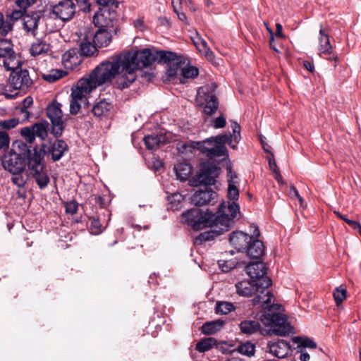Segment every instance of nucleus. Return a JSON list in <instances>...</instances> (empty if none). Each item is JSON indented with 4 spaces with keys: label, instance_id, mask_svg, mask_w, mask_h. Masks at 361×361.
Masks as SVG:
<instances>
[{
    "label": "nucleus",
    "instance_id": "1",
    "mask_svg": "<svg viewBox=\"0 0 361 361\" xmlns=\"http://www.w3.org/2000/svg\"><path fill=\"white\" fill-rule=\"evenodd\" d=\"M267 288L259 286V290L254 294L252 304L254 306L260 305L264 310L260 320L265 326L271 327L269 331L271 335H289L292 333L293 327L284 314L275 312L280 310L281 305L272 302L274 295Z\"/></svg>",
    "mask_w": 361,
    "mask_h": 361
},
{
    "label": "nucleus",
    "instance_id": "2",
    "mask_svg": "<svg viewBox=\"0 0 361 361\" xmlns=\"http://www.w3.org/2000/svg\"><path fill=\"white\" fill-rule=\"evenodd\" d=\"M235 149V145H232V135L231 133L220 134L206 138L202 141H189L183 145L185 149H197L209 159H214L220 157H228V152L226 145Z\"/></svg>",
    "mask_w": 361,
    "mask_h": 361
},
{
    "label": "nucleus",
    "instance_id": "3",
    "mask_svg": "<svg viewBox=\"0 0 361 361\" xmlns=\"http://www.w3.org/2000/svg\"><path fill=\"white\" fill-rule=\"evenodd\" d=\"M155 61V51L149 48L121 54L111 60L112 65H116V75L121 68L135 71L150 66Z\"/></svg>",
    "mask_w": 361,
    "mask_h": 361
},
{
    "label": "nucleus",
    "instance_id": "4",
    "mask_svg": "<svg viewBox=\"0 0 361 361\" xmlns=\"http://www.w3.org/2000/svg\"><path fill=\"white\" fill-rule=\"evenodd\" d=\"M114 66L111 60L102 62L92 71L88 78H81L77 85L83 90V92L90 93L97 87L110 83L117 75L115 72L116 68Z\"/></svg>",
    "mask_w": 361,
    "mask_h": 361
},
{
    "label": "nucleus",
    "instance_id": "5",
    "mask_svg": "<svg viewBox=\"0 0 361 361\" xmlns=\"http://www.w3.org/2000/svg\"><path fill=\"white\" fill-rule=\"evenodd\" d=\"M99 6L93 16V23L98 27H106L114 31V35L120 32L116 9L118 1L116 0H95Z\"/></svg>",
    "mask_w": 361,
    "mask_h": 361
},
{
    "label": "nucleus",
    "instance_id": "6",
    "mask_svg": "<svg viewBox=\"0 0 361 361\" xmlns=\"http://www.w3.org/2000/svg\"><path fill=\"white\" fill-rule=\"evenodd\" d=\"M22 152L27 158V169L30 176L35 179L40 190L46 188L49 182L50 178L47 171L45 169V162L43 160L42 154L31 152V147L27 145H22Z\"/></svg>",
    "mask_w": 361,
    "mask_h": 361
},
{
    "label": "nucleus",
    "instance_id": "7",
    "mask_svg": "<svg viewBox=\"0 0 361 361\" xmlns=\"http://www.w3.org/2000/svg\"><path fill=\"white\" fill-rule=\"evenodd\" d=\"M240 214V206L233 201H223L216 213H213V227H219L221 231H228Z\"/></svg>",
    "mask_w": 361,
    "mask_h": 361
},
{
    "label": "nucleus",
    "instance_id": "8",
    "mask_svg": "<svg viewBox=\"0 0 361 361\" xmlns=\"http://www.w3.org/2000/svg\"><path fill=\"white\" fill-rule=\"evenodd\" d=\"M213 212L207 209L203 212L199 208H192L181 215L182 221L190 226L194 231H200L206 228L213 227Z\"/></svg>",
    "mask_w": 361,
    "mask_h": 361
},
{
    "label": "nucleus",
    "instance_id": "9",
    "mask_svg": "<svg viewBox=\"0 0 361 361\" xmlns=\"http://www.w3.org/2000/svg\"><path fill=\"white\" fill-rule=\"evenodd\" d=\"M4 66L7 71H11L8 82L11 87L16 90L26 91L32 85V80L31 79L29 71L23 69L20 63L17 66H10V62L4 60Z\"/></svg>",
    "mask_w": 361,
    "mask_h": 361
},
{
    "label": "nucleus",
    "instance_id": "10",
    "mask_svg": "<svg viewBox=\"0 0 361 361\" xmlns=\"http://www.w3.org/2000/svg\"><path fill=\"white\" fill-rule=\"evenodd\" d=\"M216 87L215 83H212L200 87L197 91V103L203 106V112L208 116L214 114L219 108V101L215 94Z\"/></svg>",
    "mask_w": 361,
    "mask_h": 361
},
{
    "label": "nucleus",
    "instance_id": "11",
    "mask_svg": "<svg viewBox=\"0 0 361 361\" xmlns=\"http://www.w3.org/2000/svg\"><path fill=\"white\" fill-rule=\"evenodd\" d=\"M220 171L219 166L211 162H204L200 165V171L192 177V185L195 186L204 185L205 187L215 185L216 179Z\"/></svg>",
    "mask_w": 361,
    "mask_h": 361
},
{
    "label": "nucleus",
    "instance_id": "12",
    "mask_svg": "<svg viewBox=\"0 0 361 361\" xmlns=\"http://www.w3.org/2000/svg\"><path fill=\"white\" fill-rule=\"evenodd\" d=\"M68 149V145L63 140L56 139L53 142H50L49 146L46 143H42L40 147L36 145L31 149V152L42 154L43 160L45 155L50 154L52 161L56 162L59 161Z\"/></svg>",
    "mask_w": 361,
    "mask_h": 361
},
{
    "label": "nucleus",
    "instance_id": "13",
    "mask_svg": "<svg viewBox=\"0 0 361 361\" xmlns=\"http://www.w3.org/2000/svg\"><path fill=\"white\" fill-rule=\"evenodd\" d=\"M22 145L25 144L20 142L18 145L19 152L11 150L4 157L2 165L5 170L10 173L23 172L25 169L27 158L25 154L20 152L23 149Z\"/></svg>",
    "mask_w": 361,
    "mask_h": 361
},
{
    "label": "nucleus",
    "instance_id": "14",
    "mask_svg": "<svg viewBox=\"0 0 361 361\" xmlns=\"http://www.w3.org/2000/svg\"><path fill=\"white\" fill-rule=\"evenodd\" d=\"M61 106V103L54 101L47 106L46 111L51 123V133L56 138L62 135L65 128Z\"/></svg>",
    "mask_w": 361,
    "mask_h": 361
},
{
    "label": "nucleus",
    "instance_id": "15",
    "mask_svg": "<svg viewBox=\"0 0 361 361\" xmlns=\"http://www.w3.org/2000/svg\"><path fill=\"white\" fill-rule=\"evenodd\" d=\"M247 275L262 286L263 288H269L272 281L267 276V268L262 260L250 262L245 267Z\"/></svg>",
    "mask_w": 361,
    "mask_h": 361
},
{
    "label": "nucleus",
    "instance_id": "16",
    "mask_svg": "<svg viewBox=\"0 0 361 361\" xmlns=\"http://www.w3.org/2000/svg\"><path fill=\"white\" fill-rule=\"evenodd\" d=\"M218 194L211 188L205 187L204 190L200 189L195 192L191 197V204L201 207L208 204H214L217 202Z\"/></svg>",
    "mask_w": 361,
    "mask_h": 361
},
{
    "label": "nucleus",
    "instance_id": "17",
    "mask_svg": "<svg viewBox=\"0 0 361 361\" xmlns=\"http://www.w3.org/2000/svg\"><path fill=\"white\" fill-rule=\"evenodd\" d=\"M267 352L272 356L283 359L286 357L291 352L289 342L283 339H273L267 343Z\"/></svg>",
    "mask_w": 361,
    "mask_h": 361
},
{
    "label": "nucleus",
    "instance_id": "18",
    "mask_svg": "<svg viewBox=\"0 0 361 361\" xmlns=\"http://www.w3.org/2000/svg\"><path fill=\"white\" fill-rule=\"evenodd\" d=\"M260 235L259 228L256 226L253 231V240H250L247 248L245 249L247 256L252 259L262 260L261 257L264 253V245L262 241L257 239Z\"/></svg>",
    "mask_w": 361,
    "mask_h": 361
},
{
    "label": "nucleus",
    "instance_id": "19",
    "mask_svg": "<svg viewBox=\"0 0 361 361\" xmlns=\"http://www.w3.org/2000/svg\"><path fill=\"white\" fill-rule=\"evenodd\" d=\"M52 11L61 20L68 21L75 13V5L72 0H62L53 6Z\"/></svg>",
    "mask_w": 361,
    "mask_h": 361
},
{
    "label": "nucleus",
    "instance_id": "20",
    "mask_svg": "<svg viewBox=\"0 0 361 361\" xmlns=\"http://www.w3.org/2000/svg\"><path fill=\"white\" fill-rule=\"evenodd\" d=\"M37 0H16V5L19 10H13L11 12H7L5 20L11 22L12 24L24 18L26 8L37 2Z\"/></svg>",
    "mask_w": 361,
    "mask_h": 361
},
{
    "label": "nucleus",
    "instance_id": "21",
    "mask_svg": "<svg viewBox=\"0 0 361 361\" xmlns=\"http://www.w3.org/2000/svg\"><path fill=\"white\" fill-rule=\"evenodd\" d=\"M253 236L242 231H233L230 235L229 242L238 252L245 250Z\"/></svg>",
    "mask_w": 361,
    "mask_h": 361
},
{
    "label": "nucleus",
    "instance_id": "22",
    "mask_svg": "<svg viewBox=\"0 0 361 361\" xmlns=\"http://www.w3.org/2000/svg\"><path fill=\"white\" fill-rule=\"evenodd\" d=\"M114 31L106 27H99L93 36V42L98 48L106 47L112 41Z\"/></svg>",
    "mask_w": 361,
    "mask_h": 361
},
{
    "label": "nucleus",
    "instance_id": "23",
    "mask_svg": "<svg viewBox=\"0 0 361 361\" xmlns=\"http://www.w3.org/2000/svg\"><path fill=\"white\" fill-rule=\"evenodd\" d=\"M259 283L257 281L251 279V280H244L240 282H238L235 284L236 292L237 293L243 297H250L255 293V292L259 290Z\"/></svg>",
    "mask_w": 361,
    "mask_h": 361
},
{
    "label": "nucleus",
    "instance_id": "24",
    "mask_svg": "<svg viewBox=\"0 0 361 361\" xmlns=\"http://www.w3.org/2000/svg\"><path fill=\"white\" fill-rule=\"evenodd\" d=\"M228 170V190L227 196L229 199L228 201L238 200L239 198V190L237 187L238 183V175L235 171H232L231 167L227 168Z\"/></svg>",
    "mask_w": 361,
    "mask_h": 361
},
{
    "label": "nucleus",
    "instance_id": "25",
    "mask_svg": "<svg viewBox=\"0 0 361 361\" xmlns=\"http://www.w3.org/2000/svg\"><path fill=\"white\" fill-rule=\"evenodd\" d=\"M125 71V73L122 75L119 76L114 82V87L123 90L126 88H128L130 86V85L135 82L136 79V76L135 75V71H130L128 69L121 68L120 69V72L117 74L118 75L120 73Z\"/></svg>",
    "mask_w": 361,
    "mask_h": 361
},
{
    "label": "nucleus",
    "instance_id": "26",
    "mask_svg": "<svg viewBox=\"0 0 361 361\" xmlns=\"http://www.w3.org/2000/svg\"><path fill=\"white\" fill-rule=\"evenodd\" d=\"M113 105L106 99H101L97 102L91 109L93 116L100 120L109 116Z\"/></svg>",
    "mask_w": 361,
    "mask_h": 361
},
{
    "label": "nucleus",
    "instance_id": "27",
    "mask_svg": "<svg viewBox=\"0 0 361 361\" xmlns=\"http://www.w3.org/2000/svg\"><path fill=\"white\" fill-rule=\"evenodd\" d=\"M41 16L39 11L25 14L23 18V28L27 33H35V30L37 29L38 22Z\"/></svg>",
    "mask_w": 361,
    "mask_h": 361
},
{
    "label": "nucleus",
    "instance_id": "28",
    "mask_svg": "<svg viewBox=\"0 0 361 361\" xmlns=\"http://www.w3.org/2000/svg\"><path fill=\"white\" fill-rule=\"evenodd\" d=\"M78 51L75 48L68 49L62 55V62L66 68L73 69L81 62L78 56Z\"/></svg>",
    "mask_w": 361,
    "mask_h": 361
},
{
    "label": "nucleus",
    "instance_id": "29",
    "mask_svg": "<svg viewBox=\"0 0 361 361\" xmlns=\"http://www.w3.org/2000/svg\"><path fill=\"white\" fill-rule=\"evenodd\" d=\"M78 51L81 56L89 57L97 54L98 47L87 37H85L80 42Z\"/></svg>",
    "mask_w": 361,
    "mask_h": 361
},
{
    "label": "nucleus",
    "instance_id": "30",
    "mask_svg": "<svg viewBox=\"0 0 361 361\" xmlns=\"http://www.w3.org/2000/svg\"><path fill=\"white\" fill-rule=\"evenodd\" d=\"M156 61L159 63H173V65H178L180 63V59L176 54L169 51H155Z\"/></svg>",
    "mask_w": 361,
    "mask_h": 361
},
{
    "label": "nucleus",
    "instance_id": "31",
    "mask_svg": "<svg viewBox=\"0 0 361 361\" xmlns=\"http://www.w3.org/2000/svg\"><path fill=\"white\" fill-rule=\"evenodd\" d=\"M225 324V321L218 319L205 322L201 327V331L204 335H213L221 331Z\"/></svg>",
    "mask_w": 361,
    "mask_h": 361
},
{
    "label": "nucleus",
    "instance_id": "32",
    "mask_svg": "<svg viewBox=\"0 0 361 361\" xmlns=\"http://www.w3.org/2000/svg\"><path fill=\"white\" fill-rule=\"evenodd\" d=\"M240 331L244 334L252 335L255 333L260 332L262 334L264 330L258 321L255 320H243L240 323Z\"/></svg>",
    "mask_w": 361,
    "mask_h": 361
},
{
    "label": "nucleus",
    "instance_id": "33",
    "mask_svg": "<svg viewBox=\"0 0 361 361\" xmlns=\"http://www.w3.org/2000/svg\"><path fill=\"white\" fill-rule=\"evenodd\" d=\"M165 136L163 134L147 135L143 138L145 147L149 150L157 149L161 145L165 143Z\"/></svg>",
    "mask_w": 361,
    "mask_h": 361
},
{
    "label": "nucleus",
    "instance_id": "34",
    "mask_svg": "<svg viewBox=\"0 0 361 361\" xmlns=\"http://www.w3.org/2000/svg\"><path fill=\"white\" fill-rule=\"evenodd\" d=\"M11 40L0 39V57L4 58L7 61L14 59V51Z\"/></svg>",
    "mask_w": 361,
    "mask_h": 361
},
{
    "label": "nucleus",
    "instance_id": "35",
    "mask_svg": "<svg viewBox=\"0 0 361 361\" xmlns=\"http://www.w3.org/2000/svg\"><path fill=\"white\" fill-rule=\"evenodd\" d=\"M174 170L177 178L181 181H185L192 173V167L188 163L180 162L175 165Z\"/></svg>",
    "mask_w": 361,
    "mask_h": 361
},
{
    "label": "nucleus",
    "instance_id": "36",
    "mask_svg": "<svg viewBox=\"0 0 361 361\" xmlns=\"http://www.w3.org/2000/svg\"><path fill=\"white\" fill-rule=\"evenodd\" d=\"M35 136L39 137L42 140H45L48 135L49 123L45 120L37 122L32 125Z\"/></svg>",
    "mask_w": 361,
    "mask_h": 361
},
{
    "label": "nucleus",
    "instance_id": "37",
    "mask_svg": "<svg viewBox=\"0 0 361 361\" xmlns=\"http://www.w3.org/2000/svg\"><path fill=\"white\" fill-rule=\"evenodd\" d=\"M217 345V340L213 337L201 339L195 345V349L200 353H204Z\"/></svg>",
    "mask_w": 361,
    "mask_h": 361
},
{
    "label": "nucleus",
    "instance_id": "38",
    "mask_svg": "<svg viewBox=\"0 0 361 361\" xmlns=\"http://www.w3.org/2000/svg\"><path fill=\"white\" fill-rule=\"evenodd\" d=\"M319 35V51L321 54L329 52V50L332 49V46L330 44L329 35L326 33L322 25H320Z\"/></svg>",
    "mask_w": 361,
    "mask_h": 361
},
{
    "label": "nucleus",
    "instance_id": "39",
    "mask_svg": "<svg viewBox=\"0 0 361 361\" xmlns=\"http://www.w3.org/2000/svg\"><path fill=\"white\" fill-rule=\"evenodd\" d=\"M295 343H298V349L305 350L306 348L314 349L317 348V343L308 337L295 336L292 338Z\"/></svg>",
    "mask_w": 361,
    "mask_h": 361
},
{
    "label": "nucleus",
    "instance_id": "40",
    "mask_svg": "<svg viewBox=\"0 0 361 361\" xmlns=\"http://www.w3.org/2000/svg\"><path fill=\"white\" fill-rule=\"evenodd\" d=\"M66 74L67 73L65 71L52 69L48 73L43 74L42 78L49 82H54L64 77Z\"/></svg>",
    "mask_w": 361,
    "mask_h": 361
},
{
    "label": "nucleus",
    "instance_id": "41",
    "mask_svg": "<svg viewBox=\"0 0 361 361\" xmlns=\"http://www.w3.org/2000/svg\"><path fill=\"white\" fill-rule=\"evenodd\" d=\"M235 310V306L233 303L229 302H217L216 304L215 310L217 314H226Z\"/></svg>",
    "mask_w": 361,
    "mask_h": 361
},
{
    "label": "nucleus",
    "instance_id": "42",
    "mask_svg": "<svg viewBox=\"0 0 361 361\" xmlns=\"http://www.w3.org/2000/svg\"><path fill=\"white\" fill-rule=\"evenodd\" d=\"M238 351L242 355L250 357L255 354V345L250 342L241 343L238 347Z\"/></svg>",
    "mask_w": 361,
    "mask_h": 361
},
{
    "label": "nucleus",
    "instance_id": "43",
    "mask_svg": "<svg viewBox=\"0 0 361 361\" xmlns=\"http://www.w3.org/2000/svg\"><path fill=\"white\" fill-rule=\"evenodd\" d=\"M347 290L341 286L335 288L333 293V297L335 302L339 307L343 301L346 298Z\"/></svg>",
    "mask_w": 361,
    "mask_h": 361
},
{
    "label": "nucleus",
    "instance_id": "44",
    "mask_svg": "<svg viewBox=\"0 0 361 361\" xmlns=\"http://www.w3.org/2000/svg\"><path fill=\"white\" fill-rule=\"evenodd\" d=\"M231 128L233 130V135H232V145L237 146V144L240 140L241 136H240V130L241 127L236 122V121H231Z\"/></svg>",
    "mask_w": 361,
    "mask_h": 361
},
{
    "label": "nucleus",
    "instance_id": "45",
    "mask_svg": "<svg viewBox=\"0 0 361 361\" xmlns=\"http://www.w3.org/2000/svg\"><path fill=\"white\" fill-rule=\"evenodd\" d=\"M12 30V23L5 20L4 15L0 13V34L5 36Z\"/></svg>",
    "mask_w": 361,
    "mask_h": 361
},
{
    "label": "nucleus",
    "instance_id": "46",
    "mask_svg": "<svg viewBox=\"0 0 361 361\" xmlns=\"http://www.w3.org/2000/svg\"><path fill=\"white\" fill-rule=\"evenodd\" d=\"M47 50V45L45 43H34L31 46L30 54L32 56H38L43 53H46Z\"/></svg>",
    "mask_w": 361,
    "mask_h": 361
},
{
    "label": "nucleus",
    "instance_id": "47",
    "mask_svg": "<svg viewBox=\"0 0 361 361\" xmlns=\"http://www.w3.org/2000/svg\"><path fill=\"white\" fill-rule=\"evenodd\" d=\"M90 221V230L91 233L98 235L102 233V224L98 217L92 216L89 218Z\"/></svg>",
    "mask_w": 361,
    "mask_h": 361
},
{
    "label": "nucleus",
    "instance_id": "48",
    "mask_svg": "<svg viewBox=\"0 0 361 361\" xmlns=\"http://www.w3.org/2000/svg\"><path fill=\"white\" fill-rule=\"evenodd\" d=\"M20 134L24 139L30 144L35 140V132L33 131L32 126L23 128L20 130Z\"/></svg>",
    "mask_w": 361,
    "mask_h": 361
},
{
    "label": "nucleus",
    "instance_id": "49",
    "mask_svg": "<svg viewBox=\"0 0 361 361\" xmlns=\"http://www.w3.org/2000/svg\"><path fill=\"white\" fill-rule=\"evenodd\" d=\"M181 75L184 78H195L199 75V69L195 66L182 68Z\"/></svg>",
    "mask_w": 361,
    "mask_h": 361
},
{
    "label": "nucleus",
    "instance_id": "50",
    "mask_svg": "<svg viewBox=\"0 0 361 361\" xmlns=\"http://www.w3.org/2000/svg\"><path fill=\"white\" fill-rule=\"evenodd\" d=\"M222 231H209L201 233L197 237V240L202 242L209 241L212 240L214 237L220 234Z\"/></svg>",
    "mask_w": 361,
    "mask_h": 361
},
{
    "label": "nucleus",
    "instance_id": "51",
    "mask_svg": "<svg viewBox=\"0 0 361 361\" xmlns=\"http://www.w3.org/2000/svg\"><path fill=\"white\" fill-rule=\"evenodd\" d=\"M12 182L19 188H23L27 182V178H25L23 176V172L11 173Z\"/></svg>",
    "mask_w": 361,
    "mask_h": 361
},
{
    "label": "nucleus",
    "instance_id": "52",
    "mask_svg": "<svg viewBox=\"0 0 361 361\" xmlns=\"http://www.w3.org/2000/svg\"><path fill=\"white\" fill-rule=\"evenodd\" d=\"M65 210L67 214H75L78 209V203L75 200L65 202Z\"/></svg>",
    "mask_w": 361,
    "mask_h": 361
},
{
    "label": "nucleus",
    "instance_id": "53",
    "mask_svg": "<svg viewBox=\"0 0 361 361\" xmlns=\"http://www.w3.org/2000/svg\"><path fill=\"white\" fill-rule=\"evenodd\" d=\"M19 123V119L13 118L11 119L5 120L4 121L0 122V126L5 129L10 130L16 126H18Z\"/></svg>",
    "mask_w": 361,
    "mask_h": 361
},
{
    "label": "nucleus",
    "instance_id": "54",
    "mask_svg": "<svg viewBox=\"0 0 361 361\" xmlns=\"http://www.w3.org/2000/svg\"><path fill=\"white\" fill-rule=\"evenodd\" d=\"M85 94H87V92H83V90L80 89V87L77 85L75 89H72L71 97L73 99L80 101L85 97Z\"/></svg>",
    "mask_w": 361,
    "mask_h": 361
},
{
    "label": "nucleus",
    "instance_id": "55",
    "mask_svg": "<svg viewBox=\"0 0 361 361\" xmlns=\"http://www.w3.org/2000/svg\"><path fill=\"white\" fill-rule=\"evenodd\" d=\"M10 139L8 135L3 131L0 132V149H6L9 146Z\"/></svg>",
    "mask_w": 361,
    "mask_h": 361
},
{
    "label": "nucleus",
    "instance_id": "56",
    "mask_svg": "<svg viewBox=\"0 0 361 361\" xmlns=\"http://www.w3.org/2000/svg\"><path fill=\"white\" fill-rule=\"evenodd\" d=\"M226 125V120L224 116H220L212 121V126L216 129L223 128Z\"/></svg>",
    "mask_w": 361,
    "mask_h": 361
},
{
    "label": "nucleus",
    "instance_id": "57",
    "mask_svg": "<svg viewBox=\"0 0 361 361\" xmlns=\"http://www.w3.org/2000/svg\"><path fill=\"white\" fill-rule=\"evenodd\" d=\"M183 200V195L178 192L173 193V194H172L171 196L169 197V202L176 207H178L179 205V204L182 202Z\"/></svg>",
    "mask_w": 361,
    "mask_h": 361
},
{
    "label": "nucleus",
    "instance_id": "58",
    "mask_svg": "<svg viewBox=\"0 0 361 361\" xmlns=\"http://www.w3.org/2000/svg\"><path fill=\"white\" fill-rule=\"evenodd\" d=\"M80 109V104L79 100L71 99L70 102V114L72 115H76Z\"/></svg>",
    "mask_w": 361,
    "mask_h": 361
},
{
    "label": "nucleus",
    "instance_id": "59",
    "mask_svg": "<svg viewBox=\"0 0 361 361\" xmlns=\"http://www.w3.org/2000/svg\"><path fill=\"white\" fill-rule=\"evenodd\" d=\"M219 265L224 272H228L235 267V264L231 261H221L219 262Z\"/></svg>",
    "mask_w": 361,
    "mask_h": 361
},
{
    "label": "nucleus",
    "instance_id": "60",
    "mask_svg": "<svg viewBox=\"0 0 361 361\" xmlns=\"http://www.w3.org/2000/svg\"><path fill=\"white\" fill-rule=\"evenodd\" d=\"M343 221L345 222H346L352 228H353L355 230L357 229L359 231L360 233L361 234V225L359 222L353 221V220H350V219H348L346 216L345 217Z\"/></svg>",
    "mask_w": 361,
    "mask_h": 361
},
{
    "label": "nucleus",
    "instance_id": "61",
    "mask_svg": "<svg viewBox=\"0 0 361 361\" xmlns=\"http://www.w3.org/2000/svg\"><path fill=\"white\" fill-rule=\"evenodd\" d=\"M293 193L294 196L298 200L301 207H304V199L300 195L298 190L294 186L290 187V193Z\"/></svg>",
    "mask_w": 361,
    "mask_h": 361
},
{
    "label": "nucleus",
    "instance_id": "62",
    "mask_svg": "<svg viewBox=\"0 0 361 361\" xmlns=\"http://www.w3.org/2000/svg\"><path fill=\"white\" fill-rule=\"evenodd\" d=\"M33 104V99L32 98V97L30 96H28L27 97H25L24 99V100L23 101V103H22V106L20 107V109H28L29 107H30Z\"/></svg>",
    "mask_w": 361,
    "mask_h": 361
},
{
    "label": "nucleus",
    "instance_id": "63",
    "mask_svg": "<svg viewBox=\"0 0 361 361\" xmlns=\"http://www.w3.org/2000/svg\"><path fill=\"white\" fill-rule=\"evenodd\" d=\"M94 202L100 208H104L106 206V200L102 196H96L94 197Z\"/></svg>",
    "mask_w": 361,
    "mask_h": 361
},
{
    "label": "nucleus",
    "instance_id": "64",
    "mask_svg": "<svg viewBox=\"0 0 361 361\" xmlns=\"http://www.w3.org/2000/svg\"><path fill=\"white\" fill-rule=\"evenodd\" d=\"M298 352H300V361H309L310 359V355L306 352L305 350L298 349Z\"/></svg>",
    "mask_w": 361,
    "mask_h": 361
}]
</instances>
